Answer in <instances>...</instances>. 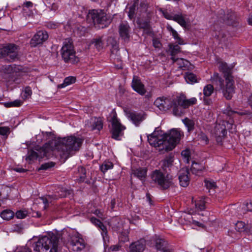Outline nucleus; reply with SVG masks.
<instances>
[{
    "label": "nucleus",
    "mask_w": 252,
    "mask_h": 252,
    "mask_svg": "<svg viewBox=\"0 0 252 252\" xmlns=\"http://www.w3.org/2000/svg\"><path fill=\"white\" fill-rule=\"evenodd\" d=\"M219 69L224 74L225 83H224L223 80L218 76L217 74L218 85L222 91L225 98L227 100H230L235 92L234 81L233 76L231 75L232 67L229 66L225 63L220 62Z\"/></svg>",
    "instance_id": "obj_1"
},
{
    "label": "nucleus",
    "mask_w": 252,
    "mask_h": 252,
    "mask_svg": "<svg viewBox=\"0 0 252 252\" xmlns=\"http://www.w3.org/2000/svg\"><path fill=\"white\" fill-rule=\"evenodd\" d=\"M83 140L73 136L60 138L56 144V149L61 157L66 160L71 156L73 152L78 151Z\"/></svg>",
    "instance_id": "obj_2"
},
{
    "label": "nucleus",
    "mask_w": 252,
    "mask_h": 252,
    "mask_svg": "<svg viewBox=\"0 0 252 252\" xmlns=\"http://www.w3.org/2000/svg\"><path fill=\"white\" fill-rule=\"evenodd\" d=\"M59 242V238L56 235L43 236L39 238L33 244L34 252H56Z\"/></svg>",
    "instance_id": "obj_3"
},
{
    "label": "nucleus",
    "mask_w": 252,
    "mask_h": 252,
    "mask_svg": "<svg viewBox=\"0 0 252 252\" xmlns=\"http://www.w3.org/2000/svg\"><path fill=\"white\" fill-rule=\"evenodd\" d=\"M154 105L162 111L172 108L173 113L175 116H181L182 114V109L177 106L176 97H159L155 101Z\"/></svg>",
    "instance_id": "obj_4"
},
{
    "label": "nucleus",
    "mask_w": 252,
    "mask_h": 252,
    "mask_svg": "<svg viewBox=\"0 0 252 252\" xmlns=\"http://www.w3.org/2000/svg\"><path fill=\"white\" fill-rule=\"evenodd\" d=\"M151 177L152 181L162 189H167L173 185V177L169 174H164L160 170L154 171Z\"/></svg>",
    "instance_id": "obj_5"
},
{
    "label": "nucleus",
    "mask_w": 252,
    "mask_h": 252,
    "mask_svg": "<svg viewBox=\"0 0 252 252\" xmlns=\"http://www.w3.org/2000/svg\"><path fill=\"white\" fill-rule=\"evenodd\" d=\"M61 55L66 63L75 64L79 61V58L75 55L71 39L65 40L62 48Z\"/></svg>",
    "instance_id": "obj_6"
},
{
    "label": "nucleus",
    "mask_w": 252,
    "mask_h": 252,
    "mask_svg": "<svg viewBox=\"0 0 252 252\" xmlns=\"http://www.w3.org/2000/svg\"><path fill=\"white\" fill-rule=\"evenodd\" d=\"M87 19H91L94 24H98L101 28L107 27L111 22L107 14L101 9L89 10L87 14Z\"/></svg>",
    "instance_id": "obj_7"
},
{
    "label": "nucleus",
    "mask_w": 252,
    "mask_h": 252,
    "mask_svg": "<svg viewBox=\"0 0 252 252\" xmlns=\"http://www.w3.org/2000/svg\"><path fill=\"white\" fill-rule=\"evenodd\" d=\"M184 136L183 132L177 129H173L169 133L163 134L165 150H172L180 142L181 137Z\"/></svg>",
    "instance_id": "obj_8"
},
{
    "label": "nucleus",
    "mask_w": 252,
    "mask_h": 252,
    "mask_svg": "<svg viewBox=\"0 0 252 252\" xmlns=\"http://www.w3.org/2000/svg\"><path fill=\"white\" fill-rule=\"evenodd\" d=\"M37 152L33 150L29 151L28 156L26 158L27 160L32 161L37 158H48L52 151L50 144L46 143L42 147L37 150Z\"/></svg>",
    "instance_id": "obj_9"
},
{
    "label": "nucleus",
    "mask_w": 252,
    "mask_h": 252,
    "mask_svg": "<svg viewBox=\"0 0 252 252\" xmlns=\"http://www.w3.org/2000/svg\"><path fill=\"white\" fill-rule=\"evenodd\" d=\"M19 46L14 44H8L0 47V57H8L14 61L18 58Z\"/></svg>",
    "instance_id": "obj_10"
},
{
    "label": "nucleus",
    "mask_w": 252,
    "mask_h": 252,
    "mask_svg": "<svg viewBox=\"0 0 252 252\" xmlns=\"http://www.w3.org/2000/svg\"><path fill=\"white\" fill-rule=\"evenodd\" d=\"M111 122L112 124V137L117 140H120V137L123 135V131L126 129V127L123 126L117 118V114L115 113L111 118Z\"/></svg>",
    "instance_id": "obj_11"
},
{
    "label": "nucleus",
    "mask_w": 252,
    "mask_h": 252,
    "mask_svg": "<svg viewBox=\"0 0 252 252\" xmlns=\"http://www.w3.org/2000/svg\"><path fill=\"white\" fill-rule=\"evenodd\" d=\"M165 18L168 20H172L177 22L182 27H186L187 22L185 20V15L182 13L175 14L173 12L168 11L167 9L160 10Z\"/></svg>",
    "instance_id": "obj_12"
},
{
    "label": "nucleus",
    "mask_w": 252,
    "mask_h": 252,
    "mask_svg": "<svg viewBox=\"0 0 252 252\" xmlns=\"http://www.w3.org/2000/svg\"><path fill=\"white\" fill-rule=\"evenodd\" d=\"M70 248L74 252H80L85 247L84 240L77 233H75L70 237Z\"/></svg>",
    "instance_id": "obj_13"
},
{
    "label": "nucleus",
    "mask_w": 252,
    "mask_h": 252,
    "mask_svg": "<svg viewBox=\"0 0 252 252\" xmlns=\"http://www.w3.org/2000/svg\"><path fill=\"white\" fill-rule=\"evenodd\" d=\"M213 133L215 136L217 143L221 144L222 140L226 136L227 133L224 124H216L213 130Z\"/></svg>",
    "instance_id": "obj_14"
},
{
    "label": "nucleus",
    "mask_w": 252,
    "mask_h": 252,
    "mask_svg": "<svg viewBox=\"0 0 252 252\" xmlns=\"http://www.w3.org/2000/svg\"><path fill=\"white\" fill-rule=\"evenodd\" d=\"M48 38V34L45 31H39L36 32L30 41L31 47H35L42 44Z\"/></svg>",
    "instance_id": "obj_15"
},
{
    "label": "nucleus",
    "mask_w": 252,
    "mask_h": 252,
    "mask_svg": "<svg viewBox=\"0 0 252 252\" xmlns=\"http://www.w3.org/2000/svg\"><path fill=\"white\" fill-rule=\"evenodd\" d=\"M130 31V26L126 21L122 22L119 26L120 36L125 42H127L129 40Z\"/></svg>",
    "instance_id": "obj_16"
},
{
    "label": "nucleus",
    "mask_w": 252,
    "mask_h": 252,
    "mask_svg": "<svg viewBox=\"0 0 252 252\" xmlns=\"http://www.w3.org/2000/svg\"><path fill=\"white\" fill-rule=\"evenodd\" d=\"M148 140L150 144L155 147H162V149H165L163 135L157 136L156 133L154 132L148 136Z\"/></svg>",
    "instance_id": "obj_17"
},
{
    "label": "nucleus",
    "mask_w": 252,
    "mask_h": 252,
    "mask_svg": "<svg viewBox=\"0 0 252 252\" xmlns=\"http://www.w3.org/2000/svg\"><path fill=\"white\" fill-rule=\"evenodd\" d=\"M131 87L135 92L140 95H143L146 92L144 85L141 82L139 78L136 76H134L133 77Z\"/></svg>",
    "instance_id": "obj_18"
},
{
    "label": "nucleus",
    "mask_w": 252,
    "mask_h": 252,
    "mask_svg": "<svg viewBox=\"0 0 252 252\" xmlns=\"http://www.w3.org/2000/svg\"><path fill=\"white\" fill-rule=\"evenodd\" d=\"M146 247V242L144 239L132 243L129 246L128 252H144Z\"/></svg>",
    "instance_id": "obj_19"
},
{
    "label": "nucleus",
    "mask_w": 252,
    "mask_h": 252,
    "mask_svg": "<svg viewBox=\"0 0 252 252\" xmlns=\"http://www.w3.org/2000/svg\"><path fill=\"white\" fill-rule=\"evenodd\" d=\"M196 101L197 100L195 97H192L189 99H184L182 97H176L177 106L180 107L182 110V107L187 108L190 105L195 104Z\"/></svg>",
    "instance_id": "obj_20"
},
{
    "label": "nucleus",
    "mask_w": 252,
    "mask_h": 252,
    "mask_svg": "<svg viewBox=\"0 0 252 252\" xmlns=\"http://www.w3.org/2000/svg\"><path fill=\"white\" fill-rule=\"evenodd\" d=\"M189 172L188 169H182L179 175V180L180 185L183 187H187L190 182L189 177Z\"/></svg>",
    "instance_id": "obj_21"
},
{
    "label": "nucleus",
    "mask_w": 252,
    "mask_h": 252,
    "mask_svg": "<svg viewBox=\"0 0 252 252\" xmlns=\"http://www.w3.org/2000/svg\"><path fill=\"white\" fill-rule=\"evenodd\" d=\"M71 193V190L67 189L66 188L63 187H59L54 195H49L48 197L54 199H58L59 198L65 197L67 195Z\"/></svg>",
    "instance_id": "obj_22"
},
{
    "label": "nucleus",
    "mask_w": 252,
    "mask_h": 252,
    "mask_svg": "<svg viewBox=\"0 0 252 252\" xmlns=\"http://www.w3.org/2000/svg\"><path fill=\"white\" fill-rule=\"evenodd\" d=\"M127 117L132 123L136 126H138L139 124L144 120V117L140 114L136 112H130L127 114Z\"/></svg>",
    "instance_id": "obj_23"
},
{
    "label": "nucleus",
    "mask_w": 252,
    "mask_h": 252,
    "mask_svg": "<svg viewBox=\"0 0 252 252\" xmlns=\"http://www.w3.org/2000/svg\"><path fill=\"white\" fill-rule=\"evenodd\" d=\"M155 247L158 251H162L169 246L165 240L159 237L155 239Z\"/></svg>",
    "instance_id": "obj_24"
},
{
    "label": "nucleus",
    "mask_w": 252,
    "mask_h": 252,
    "mask_svg": "<svg viewBox=\"0 0 252 252\" xmlns=\"http://www.w3.org/2000/svg\"><path fill=\"white\" fill-rule=\"evenodd\" d=\"M174 161V157L171 155L166 157L164 159L161 161V168L163 170H166L167 168L170 167Z\"/></svg>",
    "instance_id": "obj_25"
},
{
    "label": "nucleus",
    "mask_w": 252,
    "mask_h": 252,
    "mask_svg": "<svg viewBox=\"0 0 252 252\" xmlns=\"http://www.w3.org/2000/svg\"><path fill=\"white\" fill-rule=\"evenodd\" d=\"M205 169V166L202 164L193 161L190 168V170L193 174H198V173Z\"/></svg>",
    "instance_id": "obj_26"
},
{
    "label": "nucleus",
    "mask_w": 252,
    "mask_h": 252,
    "mask_svg": "<svg viewBox=\"0 0 252 252\" xmlns=\"http://www.w3.org/2000/svg\"><path fill=\"white\" fill-rule=\"evenodd\" d=\"M147 171V170L145 168H139L133 170V174L142 180L146 176Z\"/></svg>",
    "instance_id": "obj_27"
},
{
    "label": "nucleus",
    "mask_w": 252,
    "mask_h": 252,
    "mask_svg": "<svg viewBox=\"0 0 252 252\" xmlns=\"http://www.w3.org/2000/svg\"><path fill=\"white\" fill-rule=\"evenodd\" d=\"M169 52L171 57H175V55L181 52V48L178 45L170 44L169 45Z\"/></svg>",
    "instance_id": "obj_28"
},
{
    "label": "nucleus",
    "mask_w": 252,
    "mask_h": 252,
    "mask_svg": "<svg viewBox=\"0 0 252 252\" xmlns=\"http://www.w3.org/2000/svg\"><path fill=\"white\" fill-rule=\"evenodd\" d=\"M184 77L188 83L193 84L198 82L197 76L191 72H187L185 74Z\"/></svg>",
    "instance_id": "obj_29"
},
{
    "label": "nucleus",
    "mask_w": 252,
    "mask_h": 252,
    "mask_svg": "<svg viewBox=\"0 0 252 252\" xmlns=\"http://www.w3.org/2000/svg\"><path fill=\"white\" fill-rule=\"evenodd\" d=\"M103 127V123L102 120L100 118H94L92 125V129L93 130L97 129L100 130Z\"/></svg>",
    "instance_id": "obj_30"
},
{
    "label": "nucleus",
    "mask_w": 252,
    "mask_h": 252,
    "mask_svg": "<svg viewBox=\"0 0 252 252\" xmlns=\"http://www.w3.org/2000/svg\"><path fill=\"white\" fill-rule=\"evenodd\" d=\"M205 201L203 197L200 198L199 199L195 201V208L198 211H203L205 209Z\"/></svg>",
    "instance_id": "obj_31"
},
{
    "label": "nucleus",
    "mask_w": 252,
    "mask_h": 252,
    "mask_svg": "<svg viewBox=\"0 0 252 252\" xmlns=\"http://www.w3.org/2000/svg\"><path fill=\"white\" fill-rule=\"evenodd\" d=\"M0 216L3 220H8L14 217V213L10 210H5L0 213Z\"/></svg>",
    "instance_id": "obj_32"
},
{
    "label": "nucleus",
    "mask_w": 252,
    "mask_h": 252,
    "mask_svg": "<svg viewBox=\"0 0 252 252\" xmlns=\"http://www.w3.org/2000/svg\"><path fill=\"white\" fill-rule=\"evenodd\" d=\"M76 81V78L73 76H69L65 78L64 80L63 83L58 85V88H63L67 85L75 83Z\"/></svg>",
    "instance_id": "obj_33"
},
{
    "label": "nucleus",
    "mask_w": 252,
    "mask_h": 252,
    "mask_svg": "<svg viewBox=\"0 0 252 252\" xmlns=\"http://www.w3.org/2000/svg\"><path fill=\"white\" fill-rule=\"evenodd\" d=\"M183 122L185 126L188 127L189 131H192L194 128V122L193 120L186 118L183 120Z\"/></svg>",
    "instance_id": "obj_34"
},
{
    "label": "nucleus",
    "mask_w": 252,
    "mask_h": 252,
    "mask_svg": "<svg viewBox=\"0 0 252 252\" xmlns=\"http://www.w3.org/2000/svg\"><path fill=\"white\" fill-rule=\"evenodd\" d=\"M113 167V164L112 162L109 161H105L100 166V168L103 173L106 172L108 170L112 169Z\"/></svg>",
    "instance_id": "obj_35"
},
{
    "label": "nucleus",
    "mask_w": 252,
    "mask_h": 252,
    "mask_svg": "<svg viewBox=\"0 0 252 252\" xmlns=\"http://www.w3.org/2000/svg\"><path fill=\"white\" fill-rule=\"evenodd\" d=\"M92 43L94 44V46L97 50L99 51L103 48V42L101 37L94 39Z\"/></svg>",
    "instance_id": "obj_36"
},
{
    "label": "nucleus",
    "mask_w": 252,
    "mask_h": 252,
    "mask_svg": "<svg viewBox=\"0 0 252 252\" xmlns=\"http://www.w3.org/2000/svg\"><path fill=\"white\" fill-rule=\"evenodd\" d=\"M23 103V101L19 99H16L13 101L4 103V105L7 108L11 107H19L21 106Z\"/></svg>",
    "instance_id": "obj_37"
},
{
    "label": "nucleus",
    "mask_w": 252,
    "mask_h": 252,
    "mask_svg": "<svg viewBox=\"0 0 252 252\" xmlns=\"http://www.w3.org/2000/svg\"><path fill=\"white\" fill-rule=\"evenodd\" d=\"M214 92V87L211 84L205 86L203 89V94L204 96H210Z\"/></svg>",
    "instance_id": "obj_38"
},
{
    "label": "nucleus",
    "mask_w": 252,
    "mask_h": 252,
    "mask_svg": "<svg viewBox=\"0 0 252 252\" xmlns=\"http://www.w3.org/2000/svg\"><path fill=\"white\" fill-rule=\"evenodd\" d=\"M139 27L144 30H148L150 28L149 22L143 20H138L137 22Z\"/></svg>",
    "instance_id": "obj_39"
},
{
    "label": "nucleus",
    "mask_w": 252,
    "mask_h": 252,
    "mask_svg": "<svg viewBox=\"0 0 252 252\" xmlns=\"http://www.w3.org/2000/svg\"><path fill=\"white\" fill-rule=\"evenodd\" d=\"M204 183L206 188L209 190L214 189L217 188L216 184L213 181L205 180Z\"/></svg>",
    "instance_id": "obj_40"
},
{
    "label": "nucleus",
    "mask_w": 252,
    "mask_h": 252,
    "mask_svg": "<svg viewBox=\"0 0 252 252\" xmlns=\"http://www.w3.org/2000/svg\"><path fill=\"white\" fill-rule=\"evenodd\" d=\"M171 59L172 60L173 63H177L180 67L185 66V62H187V61L184 60L183 58H175V57H171Z\"/></svg>",
    "instance_id": "obj_41"
},
{
    "label": "nucleus",
    "mask_w": 252,
    "mask_h": 252,
    "mask_svg": "<svg viewBox=\"0 0 252 252\" xmlns=\"http://www.w3.org/2000/svg\"><path fill=\"white\" fill-rule=\"evenodd\" d=\"M198 140L202 142L204 144H207L209 142V139L207 135L201 132L198 135Z\"/></svg>",
    "instance_id": "obj_42"
},
{
    "label": "nucleus",
    "mask_w": 252,
    "mask_h": 252,
    "mask_svg": "<svg viewBox=\"0 0 252 252\" xmlns=\"http://www.w3.org/2000/svg\"><path fill=\"white\" fill-rule=\"evenodd\" d=\"M225 113L229 116H232L234 114H238L239 115H244L248 114L246 112H239L237 111H235L232 110V109L230 107H227V109L225 110Z\"/></svg>",
    "instance_id": "obj_43"
},
{
    "label": "nucleus",
    "mask_w": 252,
    "mask_h": 252,
    "mask_svg": "<svg viewBox=\"0 0 252 252\" xmlns=\"http://www.w3.org/2000/svg\"><path fill=\"white\" fill-rule=\"evenodd\" d=\"M181 155L185 158L186 161L189 163L190 157V151L189 149L183 150L181 153Z\"/></svg>",
    "instance_id": "obj_44"
},
{
    "label": "nucleus",
    "mask_w": 252,
    "mask_h": 252,
    "mask_svg": "<svg viewBox=\"0 0 252 252\" xmlns=\"http://www.w3.org/2000/svg\"><path fill=\"white\" fill-rule=\"evenodd\" d=\"M55 163L53 162H49L47 163H45L41 165L40 168H39V170H47L50 168L53 167L55 166Z\"/></svg>",
    "instance_id": "obj_45"
},
{
    "label": "nucleus",
    "mask_w": 252,
    "mask_h": 252,
    "mask_svg": "<svg viewBox=\"0 0 252 252\" xmlns=\"http://www.w3.org/2000/svg\"><path fill=\"white\" fill-rule=\"evenodd\" d=\"M245 224L243 221H238L235 224V229L239 232H243L245 230Z\"/></svg>",
    "instance_id": "obj_46"
},
{
    "label": "nucleus",
    "mask_w": 252,
    "mask_h": 252,
    "mask_svg": "<svg viewBox=\"0 0 252 252\" xmlns=\"http://www.w3.org/2000/svg\"><path fill=\"white\" fill-rule=\"evenodd\" d=\"M9 133V127L7 126H0V135L7 136Z\"/></svg>",
    "instance_id": "obj_47"
},
{
    "label": "nucleus",
    "mask_w": 252,
    "mask_h": 252,
    "mask_svg": "<svg viewBox=\"0 0 252 252\" xmlns=\"http://www.w3.org/2000/svg\"><path fill=\"white\" fill-rule=\"evenodd\" d=\"M244 210L243 213H246L248 211H252V202L250 201L249 202L246 203L242 208Z\"/></svg>",
    "instance_id": "obj_48"
},
{
    "label": "nucleus",
    "mask_w": 252,
    "mask_h": 252,
    "mask_svg": "<svg viewBox=\"0 0 252 252\" xmlns=\"http://www.w3.org/2000/svg\"><path fill=\"white\" fill-rule=\"evenodd\" d=\"M26 211L19 210L16 213V216L18 219H24L27 216Z\"/></svg>",
    "instance_id": "obj_49"
},
{
    "label": "nucleus",
    "mask_w": 252,
    "mask_h": 252,
    "mask_svg": "<svg viewBox=\"0 0 252 252\" xmlns=\"http://www.w3.org/2000/svg\"><path fill=\"white\" fill-rule=\"evenodd\" d=\"M32 94V91L30 87H26L24 91V96L25 98H29Z\"/></svg>",
    "instance_id": "obj_50"
},
{
    "label": "nucleus",
    "mask_w": 252,
    "mask_h": 252,
    "mask_svg": "<svg viewBox=\"0 0 252 252\" xmlns=\"http://www.w3.org/2000/svg\"><path fill=\"white\" fill-rule=\"evenodd\" d=\"M99 227L101 230V231H102L101 234H102L103 238H104L105 237H106L107 236V228H106V226L103 224V223H102L100 225Z\"/></svg>",
    "instance_id": "obj_51"
},
{
    "label": "nucleus",
    "mask_w": 252,
    "mask_h": 252,
    "mask_svg": "<svg viewBox=\"0 0 252 252\" xmlns=\"http://www.w3.org/2000/svg\"><path fill=\"white\" fill-rule=\"evenodd\" d=\"M120 240L123 242L128 241L129 238L126 232H122L120 236Z\"/></svg>",
    "instance_id": "obj_52"
},
{
    "label": "nucleus",
    "mask_w": 252,
    "mask_h": 252,
    "mask_svg": "<svg viewBox=\"0 0 252 252\" xmlns=\"http://www.w3.org/2000/svg\"><path fill=\"white\" fill-rule=\"evenodd\" d=\"M135 15V8L134 7H131L129 8V10L128 13V17L130 19L132 20L134 19Z\"/></svg>",
    "instance_id": "obj_53"
},
{
    "label": "nucleus",
    "mask_w": 252,
    "mask_h": 252,
    "mask_svg": "<svg viewBox=\"0 0 252 252\" xmlns=\"http://www.w3.org/2000/svg\"><path fill=\"white\" fill-rule=\"evenodd\" d=\"M90 220L93 223H94L95 225H97L98 227L102 223L101 221H100L99 220L97 219L94 217L91 218Z\"/></svg>",
    "instance_id": "obj_54"
},
{
    "label": "nucleus",
    "mask_w": 252,
    "mask_h": 252,
    "mask_svg": "<svg viewBox=\"0 0 252 252\" xmlns=\"http://www.w3.org/2000/svg\"><path fill=\"white\" fill-rule=\"evenodd\" d=\"M78 171L81 174H82V175L80 176L81 180L83 181L85 177V174H86V170L83 167H80L78 168Z\"/></svg>",
    "instance_id": "obj_55"
},
{
    "label": "nucleus",
    "mask_w": 252,
    "mask_h": 252,
    "mask_svg": "<svg viewBox=\"0 0 252 252\" xmlns=\"http://www.w3.org/2000/svg\"><path fill=\"white\" fill-rule=\"evenodd\" d=\"M33 6V3L31 1H26L24 2L22 5L23 10H25V7L27 8H32Z\"/></svg>",
    "instance_id": "obj_56"
},
{
    "label": "nucleus",
    "mask_w": 252,
    "mask_h": 252,
    "mask_svg": "<svg viewBox=\"0 0 252 252\" xmlns=\"http://www.w3.org/2000/svg\"><path fill=\"white\" fill-rule=\"evenodd\" d=\"M173 37L175 40H176L177 42L179 44L183 45L185 44L184 40L179 36L178 33L177 34V36H175V37Z\"/></svg>",
    "instance_id": "obj_57"
},
{
    "label": "nucleus",
    "mask_w": 252,
    "mask_h": 252,
    "mask_svg": "<svg viewBox=\"0 0 252 252\" xmlns=\"http://www.w3.org/2000/svg\"><path fill=\"white\" fill-rule=\"evenodd\" d=\"M148 8V5L146 3H141L140 5V8L141 11L142 12H146Z\"/></svg>",
    "instance_id": "obj_58"
},
{
    "label": "nucleus",
    "mask_w": 252,
    "mask_h": 252,
    "mask_svg": "<svg viewBox=\"0 0 252 252\" xmlns=\"http://www.w3.org/2000/svg\"><path fill=\"white\" fill-rule=\"evenodd\" d=\"M22 229V225L19 224H16L13 225V231L19 232Z\"/></svg>",
    "instance_id": "obj_59"
},
{
    "label": "nucleus",
    "mask_w": 252,
    "mask_h": 252,
    "mask_svg": "<svg viewBox=\"0 0 252 252\" xmlns=\"http://www.w3.org/2000/svg\"><path fill=\"white\" fill-rule=\"evenodd\" d=\"M153 44L155 48H159L160 46V42L156 39L153 40Z\"/></svg>",
    "instance_id": "obj_60"
},
{
    "label": "nucleus",
    "mask_w": 252,
    "mask_h": 252,
    "mask_svg": "<svg viewBox=\"0 0 252 252\" xmlns=\"http://www.w3.org/2000/svg\"><path fill=\"white\" fill-rule=\"evenodd\" d=\"M94 214H95L98 217L100 218H102L103 216L100 211L98 210H96L94 212Z\"/></svg>",
    "instance_id": "obj_61"
},
{
    "label": "nucleus",
    "mask_w": 252,
    "mask_h": 252,
    "mask_svg": "<svg viewBox=\"0 0 252 252\" xmlns=\"http://www.w3.org/2000/svg\"><path fill=\"white\" fill-rule=\"evenodd\" d=\"M14 170L16 172H20V173L25 172L26 171V169L22 168H14Z\"/></svg>",
    "instance_id": "obj_62"
},
{
    "label": "nucleus",
    "mask_w": 252,
    "mask_h": 252,
    "mask_svg": "<svg viewBox=\"0 0 252 252\" xmlns=\"http://www.w3.org/2000/svg\"><path fill=\"white\" fill-rule=\"evenodd\" d=\"M146 198L148 202H149V204L150 205H152V199L151 198V195L149 193H146Z\"/></svg>",
    "instance_id": "obj_63"
},
{
    "label": "nucleus",
    "mask_w": 252,
    "mask_h": 252,
    "mask_svg": "<svg viewBox=\"0 0 252 252\" xmlns=\"http://www.w3.org/2000/svg\"><path fill=\"white\" fill-rule=\"evenodd\" d=\"M163 252H174L173 250L168 246L166 249L162 251Z\"/></svg>",
    "instance_id": "obj_64"
}]
</instances>
